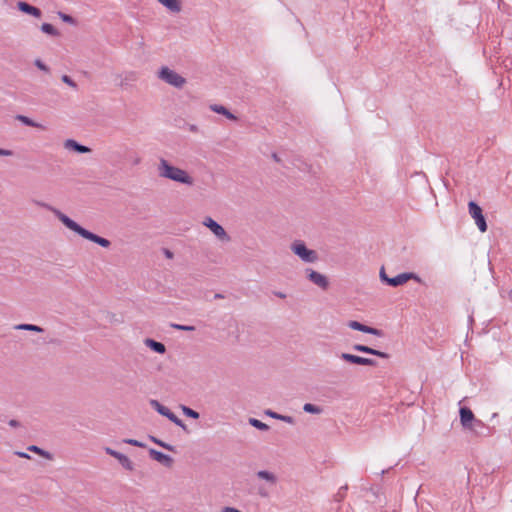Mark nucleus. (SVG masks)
Returning a JSON list of instances; mask_svg holds the SVG:
<instances>
[{
    "instance_id": "nucleus-1",
    "label": "nucleus",
    "mask_w": 512,
    "mask_h": 512,
    "mask_svg": "<svg viewBox=\"0 0 512 512\" xmlns=\"http://www.w3.org/2000/svg\"><path fill=\"white\" fill-rule=\"evenodd\" d=\"M42 206L49 209L66 228L77 233L82 238L94 242L103 248H109L111 246V242L108 239L98 236L83 228L59 209L54 208L48 204H42Z\"/></svg>"
},
{
    "instance_id": "nucleus-2",
    "label": "nucleus",
    "mask_w": 512,
    "mask_h": 512,
    "mask_svg": "<svg viewBox=\"0 0 512 512\" xmlns=\"http://www.w3.org/2000/svg\"><path fill=\"white\" fill-rule=\"evenodd\" d=\"M157 172L160 178L192 186L193 177L184 169L172 165L167 159L159 158Z\"/></svg>"
},
{
    "instance_id": "nucleus-3",
    "label": "nucleus",
    "mask_w": 512,
    "mask_h": 512,
    "mask_svg": "<svg viewBox=\"0 0 512 512\" xmlns=\"http://www.w3.org/2000/svg\"><path fill=\"white\" fill-rule=\"evenodd\" d=\"M290 249L305 263H315L318 260V253L315 250L309 249L301 240L294 241Z\"/></svg>"
},
{
    "instance_id": "nucleus-4",
    "label": "nucleus",
    "mask_w": 512,
    "mask_h": 512,
    "mask_svg": "<svg viewBox=\"0 0 512 512\" xmlns=\"http://www.w3.org/2000/svg\"><path fill=\"white\" fill-rule=\"evenodd\" d=\"M380 279L387 283L388 285L392 286V287H398V286H401L403 284H405L406 282H408L409 280H416L417 282H420L421 279L415 274V273H412V272H405V273H401L395 277H388L385 273V269L384 267H382L380 269Z\"/></svg>"
},
{
    "instance_id": "nucleus-5",
    "label": "nucleus",
    "mask_w": 512,
    "mask_h": 512,
    "mask_svg": "<svg viewBox=\"0 0 512 512\" xmlns=\"http://www.w3.org/2000/svg\"><path fill=\"white\" fill-rule=\"evenodd\" d=\"M158 77L175 88H182L186 84V79L183 76L166 66L160 69Z\"/></svg>"
},
{
    "instance_id": "nucleus-6",
    "label": "nucleus",
    "mask_w": 512,
    "mask_h": 512,
    "mask_svg": "<svg viewBox=\"0 0 512 512\" xmlns=\"http://www.w3.org/2000/svg\"><path fill=\"white\" fill-rule=\"evenodd\" d=\"M470 216L475 220L478 229L484 233L487 231V223L482 213V208L474 201L468 203Z\"/></svg>"
},
{
    "instance_id": "nucleus-7",
    "label": "nucleus",
    "mask_w": 512,
    "mask_h": 512,
    "mask_svg": "<svg viewBox=\"0 0 512 512\" xmlns=\"http://www.w3.org/2000/svg\"><path fill=\"white\" fill-rule=\"evenodd\" d=\"M203 225L207 227L220 241L222 242H229L230 236L225 231V229L217 223L215 220H213L211 217H206L203 220Z\"/></svg>"
},
{
    "instance_id": "nucleus-8",
    "label": "nucleus",
    "mask_w": 512,
    "mask_h": 512,
    "mask_svg": "<svg viewBox=\"0 0 512 512\" xmlns=\"http://www.w3.org/2000/svg\"><path fill=\"white\" fill-rule=\"evenodd\" d=\"M307 279L319 288L326 290L329 286L327 277L311 268L305 269Z\"/></svg>"
},
{
    "instance_id": "nucleus-9",
    "label": "nucleus",
    "mask_w": 512,
    "mask_h": 512,
    "mask_svg": "<svg viewBox=\"0 0 512 512\" xmlns=\"http://www.w3.org/2000/svg\"><path fill=\"white\" fill-rule=\"evenodd\" d=\"M340 358L346 362L363 365V366H376L377 362L370 358H364L361 356L353 355L350 353H341Z\"/></svg>"
},
{
    "instance_id": "nucleus-10",
    "label": "nucleus",
    "mask_w": 512,
    "mask_h": 512,
    "mask_svg": "<svg viewBox=\"0 0 512 512\" xmlns=\"http://www.w3.org/2000/svg\"><path fill=\"white\" fill-rule=\"evenodd\" d=\"M347 326L353 330L361 331L364 333L372 334L378 337L383 336V332L379 329L364 325L358 321L351 320L347 323Z\"/></svg>"
},
{
    "instance_id": "nucleus-11",
    "label": "nucleus",
    "mask_w": 512,
    "mask_h": 512,
    "mask_svg": "<svg viewBox=\"0 0 512 512\" xmlns=\"http://www.w3.org/2000/svg\"><path fill=\"white\" fill-rule=\"evenodd\" d=\"M255 477L268 484L269 487H275L278 483V477L275 473L267 470H259L255 473Z\"/></svg>"
},
{
    "instance_id": "nucleus-12",
    "label": "nucleus",
    "mask_w": 512,
    "mask_h": 512,
    "mask_svg": "<svg viewBox=\"0 0 512 512\" xmlns=\"http://www.w3.org/2000/svg\"><path fill=\"white\" fill-rule=\"evenodd\" d=\"M149 454L153 460L161 463L165 467L169 468L173 465V459L169 455H166V454H164L160 451H157L155 449H150Z\"/></svg>"
},
{
    "instance_id": "nucleus-13",
    "label": "nucleus",
    "mask_w": 512,
    "mask_h": 512,
    "mask_svg": "<svg viewBox=\"0 0 512 512\" xmlns=\"http://www.w3.org/2000/svg\"><path fill=\"white\" fill-rule=\"evenodd\" d=\"M475 420L473 412L468 407L460 408V422L464 429L467 430Z\"/></svg>"
},
{
    "instance_id": "nucleus-14",
    "label": "nucleus",
    "mask_w": 512,
    "mask_h": 512,
    "mask_svg": "<svg viewBox=\"0 0 512 512\" xmlns=\"http://www.w3.org/2000/svg\"><path fill=\"white\" fill-rule=\"evenodd\" d=\"M353 349L357 352H362V353H366V354H370V355H375V356H378V357H381V358H388V354L385 353V352H382V351H379V350H376L374 348H371L369 346H366V345H362V344H355L353 345Z\"/></svg>"
},
{
    "instance_id": "nucleus-15",
    "label": "nucleus",
    "mask_w": 512,
    "mask_h": 512,
    "mask_svg": "<svg viewBox=\"0 0 512 512\" xmlns=\"http://www.w3.org/2000/svg\"><path fill=\"white\" fill-rule=\"evenodd\" d=\"M17 7L21 12L32 15L36 18H40L42 16V12L39 8L32 6L27 2L20 1L17 3Z\"/></svg>"
},
{
    "instance_id": "nucleus-16",
    "label": "nucleus",
    "mask_w": 512,
    "mask_h": 512,
    "mask_svg": "<svg viewBox=\"0 0 512 512\" xmlns=\"http://www.w3.org/2000/svg\"><path fill=\"white\" fill-rule=\"evenodd\" d=\"M64 148L68 149V150H73V151H75L77 153H81V154L91 152V149L89 147L81 145L73 139H67L64 142Z\"/></svg>"
},
{
    "instance_id": "nucleus-17",
    "label": "nucleus",
    "mask_w": 512,
    "mask_h": 512,
    "mask_svg": "<svg viewBox=\"0 0 512 512\" xmlns=\"http://www.w3.org/2000/svg\"><path fill=\"white\" fill-rule=\"evenodd\" d=\"M157 1L173 13H179L182 10V5H181L180 0H157Z\"/></svg>"
},
{
    "instance_id": "nucleus-18",
    "label": "nucleus",
    "mask_w": 512,
    "mask_h": 512,
    "mask_svg": "<svg viewBox=\"0 0 512 512\" xmlns=\"http://www.w3.org/2000/svg\"><path fill=\"white\" fill-rule=\"evenodd\" d=\"M210 109L215 113L225 116L229 120H232V121L237 120V117L234 114H232L226 107H224L222 105L212 104V105H210Z\"/></svg>"
},
{
    "instance_id": "nucleus-19",
    "label": "nucleus",
    "mask_w": 512,
    "mask_h": 512,
    "mask_svg": "<svg viewBox=\"0 0 512 512\" xmlns=\"http://www.w3.org/2000/svg\"><path fill=\"white\" fill-rule=\"evenodd\" d=\"M145 345L149 347L151 350L159 353L164 354L166 352V347L163 343L155 341L153 339L147 338L144 341Z\"/></svg>"
},
{
    "instance_id": "nucleus-20",
    "label": "nucleus",
    "mask_w": 512,
    "mask_h": 512,
    "mask_svg": "<svg viewBox=\"0 0 512 512\" xmlns=\"http://www.w3.org/2000/svg\"><path fill=\"white\" fill-rule=\"evenodd\" d=\"M149 403L151 407L154 408L160 415L167 418V416L170 414V409L162 405L159 401L152 399Z\"/></svg>"
},
{
    "instance_id": "nucleus-21",
    "label": "nucleus",
    "mask_w": 512,
    "mask_h": 512,
    "mask_svg": "<svg viewBox=\"0 0 512 512\" xmlns=\"http://www.w3.org/2000/svg\"><path fill=\"white\" fill-rule=\"evenodd\" d=\"M16 119L18 121H20L21 123H23L24 125H27V126H30V127H35V128H38V129H42L44 130L45 129V126L42 125L41 123H37L35 122L34 120H32L31 118L27 117V116H24V115H18L16 117Z\"/></svg>"
},
{
    "instance_id": "nucleus-22",
    "label": "nucleus",
    "mask_w": 512,
    "mask_h": 512,
    "mask_svg": "<svg viewBox=\"0 0 512 512\" xmlns=\"http://www.w3.org/2000/svg\"><path fill=\"white\" fill-rule=\"evenodd\" d=\"M265 413H266V415L270 416L271 418L284 421V422H286L288 424H294V422H295L294 418L291 417V416L278 414V413H276L274 411H271V410H267Z\"/></svg>"
},
{
    "instance_id": "nucleus-23",
    "label": "nucleus",
    "mask_w": 512,
    "mask_h": 512,
    "mask_svg": "<svg viewBox=\"0 0 512 512\" xmlns=\"http://www.w3.org/2000/svg\"><path fill=\"white\" fill-rule=\"evenodd\" d=\"M274 487H269L268 484L262 483L257 486V495L261 498H268Z\"/></svg>"
},
{
    "instance_id": "nucleus-24",
    "label": "nucleus",
    "mask_w": 512,
    "mask_h": 512,
    "mask_svg": "<svg viewBox=\"0 0 512 512\" xmlns=\"http://www.w3.org/2000/svg\"><path fill=\"white\" fill-rule=\"evenodd\" d=\"M119 463L129 471L134 470V464L133 462L124 454L120 453L119 456L116 458Z\"/></svg>"
},
{
    "instance_id": "nucleus-25",
    "label": "nucleus",
    "mask_w": 512,
    "mask_h": 512,
    "mask_svg": "<svg viewBox=\"0 0 512 512\" xmlns=\"http://www.w3.org/2000/svg\"><path fill=\"white\" fill-rule=\"evenodd\" d=\"M15 329L32 331L37 333H42L44 331L42 327L33 324H19L15 326Z\"/></svg>"
},
{
    "instance_id": "nucleus-26",
    "label": "nucleus",
    "mask_w": 512,
    "mask_h": 512,
    "mask_svg": "<svg viewBox=\"0 0 512 512\" xmlns=\"http://www.w3.org/2000/svg\"><path fill=\"white\" fill-rule=\"evenodd\" d=\"M28 450L29 451H32V452H35L37 453L38 455L44 457L45 459H48V460H52L53 456L51 453H49L48 451H45L43 449H41L40 447L36 446V445H31L28 447Z\"/></svg>"
},
{
    "instance_id": "nucleus-27",
    "label": "nucleus",
    "mask_w": 512,
    "mask_h": 512,
    "mask_svg": "<svg viewBox=\"0 0 512 512\" xmlns=\"http://www.w3.org/2000/svg\"><path fill=\"white\" fill-rule=\"evenodd\" d=\"M484 427H485V424L483 423V421L475 418L474 422L472 424H470V427H468L467 430L471 431L475 435H479L480 434L479 429L484 428Z\"/></svg>"
},
{
    "instance_id": "nucleus-28",
    "label": "nucleus",
    "mask_w": 512,
    "mask_h": 512,
    "mask_svg": "<svg viewBox=\"0 0 512 512\" xmlns=\"http://www.w3.org/2000/svg\"><path fill=\"white\" fill-rule=\"evenodd\" d=\"M42 32L51 35V36H59V31L49 23H43L41 25Z\"/></svg>"
},
{
    "instance_id": "nucleus-29",
    "label": "nucleus",
    "mask_w": 512,
    "mask_h": 512,
    "mask_svg": "<svg viewBox=\"0 0 512 512\" xmlns=\"http://www.w3.org/2000/svg\"><path fill=\"white\" fill-rule=\"evenodd\" d=\"M303 410L311 414H321L323 412V409L320 406L311 403L304 404Z\"/></svg>"
},
{
    "instance_id": "nucleus-30",
    "label": "nucleus",
    "mask_w": 512,
    "mask_h": 512,
    "mask_svg": "<svg viewBox=\"0 0 512 512\" xmlns=\"http://www.w3.org/2000/svg\"><path fill=\"white\" fill-rule=\"evenodd\" d=\"M249 424L261 431H267L269 429V426L267 424L261 422L260 420H258L256 418H250Z\"/></svg>"
},
{
    "instance_id": "nucleus-31",
    "label": "nucleus",
    "mask_w": 512,
    "mask_h": 512,
    "mask_svg": "<svg viewBox=\"0 0 512 512\" xmlns=\"http://www.w3.org/2000/svg\"><path fill=\"white\" fill-rule=\"evenodd\" d=\"M181 410L183 412V414L187 417H190V418H193V419H198L199 418V413L185 405H182L181 406Z\"/></svg>"
},
{
    "instance_id": "nucleus-32",
    "label": "nucleus",
    "mask_w": 512,
    "mask_h": 512,
    "mask_svg": "<svg viewBox=\"0 0 512 512\" xmlns=\"http://www.w3.org/2000/svg\"><path fill=\"white\" fill-rule=\"evenodd\" d=\"M150 440L153 441L154 443H156L157 445L161 446L162 448L168 450V451H172V452L175 451V448L172 445H170L168 443H165V442L157 439L154 436H150Z\"/></svg>"
},
{
    "instance_id": "nucleus-33",
    "label": "nucleus",
    "mask_w": 512,
    "mask_h": 512,
    "mask_svg": "<svg viewBox=\"0 0 512 512\" xmlns=\"http://www.w3.org/2000/svg\"><path fill=\"white\" fill-rule=\"evenodd\" d=\"M167 418L177 426L186 430V425L184 424V422L181 419H179L173 412L170 411V414L167 416Z\"/></svg>"
},
{
    "instance_id": "nucleus-34",
    "label": "nucleus",
    "mask_w": 512,
    "mask_h": 512,
    "mask_svg": "<svg viewBox=\"0 0 512 512\" xmlns=\"http://www.w3.org/2000/svg\"><path fill=\"white\" fill-rule=\"evenodd\" d=\"M59 17L62 19V21L68 23V24H71V25H75L76 24V21L75 19L68 15V14H65V13H62V12H59L58 13Z\"/></svg>"
},
{
    "instance_id": "nucleus-35",
    "label": "nucleus",
    "mask_w": 512,
    "mask_h": 512,
    "mask_svg": "<svg viewBox=\"0 0 512 512\" xmlns=\"http://www.w3.org/2000/svg\"><path fill=\"white\" fill-rule=\"evenodd\" d=\"M171 327L176 329V330H181V331H194L195 330V327L194 326H190V325H181V324H171Z\"/></svg>"
},
{
    "instance_id": "nucleus-36",
    "label": "nucleus",
    "mask_w": 512,
    "mask_h": 512,
    "mask_svg": "<svg viewBox=\"0 0 512 512\" xmlns=\"http://www.w3.org/2000/svg\"><path fill=\"white\" fill-rule=\"evenodd\" d=\"M61 80L62 82H64L65 84H67L68 86H70L71 88L73 89H77V84L75 83V81L69 77L68 75H63L61 77Z\"/></svg>"
},
{
    "instance_id": "nucleus-37",
    "label": "nucleus",
    "mask_w": 512,
    "mask_h": 512,
    "mask_svg": "<svg viewBox=\"0 0 512 512\" xmlns=\"http://www.w3.org/2000/svg\"><path fill=\"white\" fill-rule=\"evenodd\" d=\"M34 64L37 68H39L40 70L44 71V72H48L49 71V68L40 60V59H36L34 61Z\"/></svg>"
},
{
    "instance_id": "nucleus-38",
    "label": "nucleus",
    "mask_w": 512,
    "mask_h": 512,
    "mask_svg": "<svg viewBox=\"0 0 512 512\" xmlns=\"http://www.w3.org/2000/svg\"><path fill=\"white\" fill-rule=\"evenodd\" d=\"M124 442L127 444H130V445L136 446V447H145V445L142 442H140L136 439H125Z\"/></svg>"
},
{
    "instance_id": "nucleus-39",
    "label": "nucleus",
    "mask_w": 512,
    "mask_h": 512,
    "mask_svg": "<svg viewBox=\"0 0 512 512\" xmlns=\"http://www.w3.org/2000/svg\"><path fill=\"white\" fill-rule=\"evenodd\" d=\"M105 452H106L108 455H110V456L114 457L115 459H116V458L119 456V454H120V452L115 451V450L111 449L110 447H106V448H105Z\"/></svg>"
},
{
    "instance_id": "nucleus-40",
    "label": "nucleus",
    "mask_w": 512,
    "mask_h": 512,
    "mask_svg": "<svg viewBox=\"0 0 512 512\" xmlns=\"http://www.w3.org/2000/svg\"><path fill=\"white\" fill-rule=\"evenodd\" d=\"M13 155H14V152L12 150L0 148V156L11 157Z\"/></svg>"
},
{
    "instance_id": "nucleus-41",
    "label": "nucleus",
    "mask_w": 512,
    "mask_h": 512,
    "mask_svg": "<svg viewBox=\"0 0 512 512\" xmlns=\"http://www.w3.org/2000/svg\"><path fill=\"white\" fill-rule=\"evenodd\" d=\"M136 79V74L134 72H129L126 77H125V80H129V81H134Z\"/></svg>"
},
{
    "instance_id": "nucleus-42",
    "label": "nucleus",
    "mask_w": 512,
    "mask_h": 512,
    "mask_svg": "<svg viewBox=\"0 0 512 512\" xmlns=\"http://www.w3.org/2000/svg\"><path fill=\"white\" fill-rule=\"evenodd\" d=\"M15 454L21 458H26V459H30V455H28L27 453L25 452H20V451H17L15 452Z\"/></svg>"
},
{
    "instance_id": "nucleus-43",
    "label": "nucleus",
    "mask_w": 512,
    "mask_h": 512,
    "mask_svg": "<svg viewBox=\"0 0 512 512\" xmlns=\"http://www.w3.org/2000/svg\"><path fill=\"white\" fill-rule=\"evenodd\" d=\"M9 425L11 427H18L19 426V422L17 420H15V419H12V420L9 421Z\"/></svg>"
},
{
    "instance_id": "nucleus-44",
    "label": "nucleus",
    "mask_w": 512,
    "mask_h": 512,
    "mask_svg": "<svg viewBox=\"0 0 512 512\" xmlns=\"http://www.w3.org/2000/svg\"><path fill=\"white\" fill-rule=\"evenodd\" d=\"M274 295H275V296H277V297H279V298H281V299L286 298V294H285V293H283V292H279V291H277V292H274Z\"/></svg>"
},
{
    "instance_id": "nucleus-45",
    "label": "nucleus",
    "mask_w": 512,
    "mask_h": 512,
    "mask_svg": "<svg viewBox=\"0 0 512 512\" xmlns=\"http://www.w3.org/2000/svg\"><path fill=\"white\" fill-rule=\"evenodd\" d=\"M165 255H166L167 258H172L173 257V253L171 251H169V250L165 251Z\"/></svg>"
},
{
    "instance_id": "nucleus-46",
    "label": "nucleus",
    "mask_w": 512,
    "mask_h": 512,
    "mask_svg": "<svg viewBox=\"0 0 512 512\" xmlns=\"http://www.w3.org/2000/svg\"><path fill=\"white\" fill-rule=\"evenodd\" d=\"M190 131H192V132H197V131H198L197 126H195V125H191V126H190Z\"/></svg>"
},
{
    "instance_id": "nucleus-47",
    "label": "nucleus",
    "mask_w": 512,
    "mask_h": 512,
    "mask_svg": "<svg viewBox=\"0 0 512 512\" xmlns=\"http://www.w3.org/2000/svg\"><path fill=\"white\" fill-rule=\"evenodd\" d=\"M272 157H273V159H274L275 161H277V162H279V161H280V159H279V157H278V155H277L276 153H274V154L272 155Z\"/></svg>"
},
{
    "instance_id": "nucleus-48",
    "label": "nucleus",
    "mask_w": 512,
    "mask_h": 512,
    "mask_svg": "<svg viewBox=\"0 0 512 512\" xmlns=\"http://www.w3.org/2000/svg\"><path fill=\"white\" fill-rule=\"evenodd\" d=\"M141 161V159L139 157H137L136 159H134V164H139Z\"/></svg>"
},
{
    "instance_id": "nucleus-49",
    "label": "nucleus",
    "mask_w": 512,
    "mask_h": 512,
    "mask_svg": "<svg viewBox=\"0 0 512 512\" xmlns=\"http://www.w3.org/2000/svg\"><path fill=\"white\" fill-rule=\"evenodd\" d=\"M338 495H339V498H338L337 500H338V501H341V499H342L343 495H342V494H340V492L338 493Z\"/></svg>"
},
{
    "instance_id": "nucleus-50",
    "label": "nucleus",
    "mask_w": 512,
    "mask_h": 512,
    "mask_svg": "<svg viewBox=\"0 0 512 512\" xmlns=\"http://www.w3.org/2000/svg\"><path fill=\"white\" fill-rule=\"evenodd\" d=\"M215 298H223V296L221 294H216Z\"/></svg>"
},
{
    "instance_id": "nucleus-51",
    "label": "nucleus",
    "mask_w": 512,
    "mask_h": 512,
    "mask_svg": "<svg viewBox=\"0 0 512 512\" xmlns=\"http://www.w3.org/2000/svg\"><path fill=\"white\" fill-rule=\"evenodd\" d=\"M510 297H511V299H512V292H510Z\"/></svg>"
}]
</instances>
